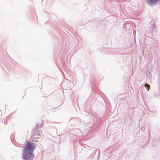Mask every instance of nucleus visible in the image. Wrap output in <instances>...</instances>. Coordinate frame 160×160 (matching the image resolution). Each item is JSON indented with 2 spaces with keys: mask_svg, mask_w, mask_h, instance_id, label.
I'll list each match as a JSON object with an SVG mask.
<instances>
[{
  "mask_svg": "<svg viewBox=\"0 0 160 160\" xmlns=\"http://www.w3.org/2000/svg\"><path fill=\"white\" fill-rule=\"evenodd\" d=\"M34 143H31L28 141L23 148V158L26 160H32L34 157L33 152L36 148Z\"/></svg>",
  "mask_w": 160,
  "mask_h": 160,
  "instance_id": "obj_1",
  "label": "nucleus"
},
{
  "mask_svg": "<svg viewBox=\"0 0 160 160\" xmlns=\"http://www.w3.org/2000/svg\"><path fill=\"white\" fill-rule=\"evenodd\" d=\"M158 0H147L146 3L149 5L156 3Z\"/></svg>",
  "mask_w": 160,
  "mask_h": 160,
  "instance_id": "obj_2",
  "label": "nucleus"
},
{
  "mask_svg": "<svg viewBox=\"0 0 160 160\" xmlns=\"http://www.w3.org/2000/svg\"><path fill=\"white\" fill-rule=\"evenodd\" d=\"M145 86L146 87H147L148 88H149L150 87V86L148 84H145Z\"/></svg>",
  "mask_w": 160,
  "mask_h": 160,
  "instance_id": "obj_3",
  "label": "nucleus"
}]
</instances>
